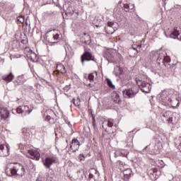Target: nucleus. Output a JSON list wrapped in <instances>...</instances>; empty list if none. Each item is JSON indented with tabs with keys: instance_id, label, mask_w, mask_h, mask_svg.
Wrapping results in <instances>:
<instances>
[{
	"instance_id": "nucleus-13",
	"label": "nucleus",
	"mask_w": 181,
	"mask_h": 181,
	"mask_svg": "<svg viewBox=\"0 0 181 181\" xmlns=\"http://www.w3.org/2000/svg\"><path fill=\"white\" fill-rule=\"evenodd\" d=\"M0 156L5 158V156H9V145H6V147L4 145L0 146Z\"/></svg>"
},
{
	"instance_id": "nucleus-36",
	"label": "nucleus",
	"mask_w": 181,
	"mask_h": 181,
	"mask_svg": "<svg viewBox=\"0 0 181 181\" xmlns=\"http://www.w3.org/2000/svg\"><path fill=\"white\" fill-rule=\"evenodd\" d=\"M22 77L21 76H19L18 78L17 79L16 81V83H18V86H21L22 84H23V83H25V81H22Z\"/></svg>"
},
{
	"instance_id": "nucleus-43",
	"label": "nucleus",
	"mask_w": 181,
	"mask_h": 181,
	"mask_svg": "<svg viewBox=\"0 0 181 181\" xmlns=\"http://www.w3.org/2000/svg\"><path fill=\"white\" fill-rule=\"evenodd\" d=\"M95 86V83H89L88 84V87H90V88H93V87H94Z\"/></svg>"
},
{
	"instance_id": "nucleus-26",
	"label": "nucleus",
	"mask_w": 181,
	"mask_h": 181,
	"mask_svg": "<svg viewBox=\"0 0 181 181\" xmlns=\"http://www.w3.org/2000/svg\"><path fill=\"white\" fill-rule=\"evenodd\" d=\"M132 47L134 50H136L137 52H139L142 50V44H141V42H136L132 45Z\"/></svg>"
},
{
	"instance_id": "nucleus-11",
	"label": "nucleus",
	"mask_w": 181,
	"mask_h": 181,
	"mask_svg": "<svg viewBox=\"0 0 181 181\" xmlns=\"http://www.w3.org/2000/svg\"><path fill=\"white\" fill-rule=\"evenodd\" d=\"M123 96L124 98H134L138 92L135 91L134 88H130L122 91Z\"/></svg>"
},
{
	"instance_id": "nucleus-20",
	"label": "nucleus",
	"mask_w": 181,
	"mask_h": 181,
	"mask_svg": "<svg viewBox=\"0 0 181 181\" xmlns=\"http://www.w3.org/2000/svg\"><path fill=\"white\" fill-rule=\"evenodd\" d=\"M81 41L85 45H91V37L87 33H84L83 36L81 37Z\"/></svg>"
},
{
	"instance_id": "nucleus-12",
	"label": "nucleus",
	"mask_w": 181,
	"mask_h": 181,
	"mask_svg": "<svg viewBox=\"0 0 181 181\" xmlns=\"http://www.w3.org/2000/svg\"><path fill=\"white\" fill-rule=\"evenodd\" d=\"M160 172L157 168H151L148 171V175L151 179H158L159 177Z\"/></svg>"
},
{
	"instance_id": "nucleus-44",
	"label": "nucleus",
	"mask_w": 181,
	"mask_h": 181,
	"mask_svg": "<svg viewBox=\"0 0 181 181\" xmlns=\"http://www.w3.org/2000/svg\"><path fill=\"white\" fill-rule=\"evenodd\" d=\"M128 8L129 9H134V8H135V6L130 5V6H128Z\"/></svg>"
},
{
	"instance_id": "nucleus-34",
	"label": "nucleus",
	"mask_w": 181,
	"mask_h": 181,
	"mask_svg": "<svg viewBox=\"0 0 181 181\" xmlns=\"http://www.w3.org/2000/svg\"><path fill=\"white\" fill-rule=\"evenodd\" d=\"M35 98L37 101V103H38L39 104H40V103H43V98H42L40 94H37L35 95Z\"/></svg>"
},
{
	"instance_id": "nucleus-40",
	"label": "nucleus",
	"mask_w": 181,
	"mask_h": 181,
	"mask_svg": "<svg viewBox=\"0 0 181 181\" xmlns=\"http://www.w3.org/2000/svg\"><path fill=\"white\" fill-rule=\"evenodd\" d=\"M85 156H84V154H79L78 155V159H79V160H84V159H85Z\"/></svg>"
},
{
	"instance_id": "nucleus-33",
	"label": "nucleus",
	"mask_w": 181,
	"mask_h": 181,
	"mask_svg": "<svg viewBox=\"0 0 181 181\" xmlns=\"http://www.w3.org/2000/svg\"><path fill=\"white\" fill-rule=\"evenodd\" d=\"M72 103L75 107H78L80 105V98H77L76 99L73 98Z\"/></svg>"
},
{
	"instance_id": "nucleus-41",
	"label": "nucleus",
	"mask_w": 181,
	"mask_h": 181,
	"mask_svg": "<svg viewBox=\"0 0 181 181\" xmlns=\"http://www.w3.org/2000/svg\"><path fill=\"white\" fill-rule=\"evenodd\" d=\"M18 149H21V151H22V149H25V146L22 144H18Z\"/></svg>"
},
{
	"instance_id": "nucleus-7",
	"label": "nucleus",
	"mask_w": 181,
	"mask_h": 181,
	"mask_svg": "<svg viewBox=\"0 0 181 181\" xmlns=\"http://www.w3.org/2000/svg\"><path fill=\"white\" fill-rule=\"evenodd\" d=\"M64 11H65L66 15L68 16H72V15H76V16H78V11H76L74 8H73V6L71 5V3L66 2L63 6Z\"/></svg>"
},
{
	"instance_id": "nucleus-31",
	"label": "nucleus",
	"mask_w": 181,
	"mask_h": 181,
	"mask_svg": "<svg viewBox=\"0 0 181 181\" xmlns=\"http://www.w3.org/2000/svg\"><path fill=\"white\" fill-rule=\"evenodd\" d=\"M112 96H113L112 100L116 104H118V103H119V101H121V99H119V95H118V93H113Z\"/></svg>"
},
{
	"instance_id": "nucleus-25",
	"label": "nucleus",
	"mask_w": 181,
	"mask_h": 181,
	"mask_svg": "<svg viewBox=\"0 0 181 181\" xmlns=\"http://www.w3.org/2000/svg\"><path fill=\"white\" fill-rule=\"evenodd\" d=\"M13 74L12 73H10L6 75H4L2 76V78L4 80V81H7L8 83H11L13 80Z\"/></svg>"
},
{
	"instance_id": "nucleus-15",
	"label": "nucleus",
	"mask_w": 181,
	"mask_h": 181,
	"mask_svg": "<svg viewBox=\"0 0 181 181\" xmlns=\"http://www.w3.org/2000/svg\"><path fill=\"white\" fill-rule=\"evenodd\" d=\"M46 181H57L54 171L52 169H49L46 173Z\"/></svg>"
},
{
	"instance_id": "nucleus-9",
	"label": "nucleus",
	"mask_w": 181,
	"mask_h": 181,
	"mask_svg": "<svg viewBox=\"0 0 181 181\" xmlns=\"http://www.w3.org/2000/svg\"><path fill=\"white\" fill-rule=\"evenodd\" d=\"M166 37H171L172 39H178V40H181V32L180 28L175 27L173 31H172L170 34H167L166 32H164Z\"/></svg>"
},
{
	"instance_id": "nucleus-24",
	"label": "nucleus",
	"mask_w": 181,
	"mask_h": 181,
	"mask_svg": "<svg viewBox=\"0 0 181 181\" xmlns=\"http://www.w3.org/2000/svg\"><path fill=\"white\" fill-rule=\"evenodd\" d=\"M0 115L3 119H6V118H9V111L6 110V109L0 110Z\"/></svg>"
},
{
	"instance_id": "nucleus-2",
	"label": "nucleus",
	"mask_w": 181,
	"mask_h": 181,
	"mask_svg": "<svg viewBox=\"0 0 181 181\" xmlns=\"http://www.w3.org/2000/svg\"><path fill=\"white\" fill-rule=\"evenodd\" d=\"M151 54L153 55V60L154 62L156 61L158 66L161 64L165 67L169 66L170 58L169 57H165V54L159 52H153Z\"/></svg>"
},
{
	"instance_id": "nucleus-37",
	"label": "nucleus",
	"mask_w": 181,
	"mask_h": 181,
	"mask_svg": "<svg viewBox=\"0 0 181 181\" xmlns=\"http://www.w3.org/2000/svg\"><path fill=\"white\" fill-rule=\"evenodd\" d=\"M17 113L18 114H24L23 113V106H19L18 107H17Z\"/></svg>"
},
{
	"instance_id": "nucleus-42",
	"label": "nucleus",
	"mask_w": 181,
	"mask_h": 181,
	"mask_svg": "<svg viewBox=\"0 0 181 181\" xmlns=\"http://www.w3.org/2000/svg\"><path fill=\"white\" fill-rule=\"evenodd\" d=\"M70 85H68V86H66L64 88V90L66 91L67 93V91H69L70 90Z\"/></svg>"
},
{
	"instance_id": "nucleus-29",
	"label": "nucleus",
	"mask_w": 181,
	"mask_h": 181,
	"mask_svg": "<svg viewBox=\"0 0 181 181\" xmlns=\"http://www.w3.org/2000/svg\"><path fill=\"white\" fill-rule=\"evenodd\" d=\"M57 71H59V73H62V74H64L66 73V67L63 64H58L57 66Z\"/></svg>"
},
{
	"instance_id": "nucleus-46",
	"label": "nucleus",
	"mask_w": 181,
	"mask_h": 181,
	"mask_svg": "<svg viewBox=\"0 0 181 181\" xmlns=\"http://www.w3.org/2000/svg\"><path fill=\"white\" fill-rule=\"evenodd\" d=\"M117 69H118L119 71H121V68L117 67Z\"/></svg>"
},
{
	"instance_id": "nucleus-32",
	"label": "nucleus",
	"mask_w": 181,
	"mask_h": 181,
	"mask_svg": "<svg viewBox=\"0 0 181 181\" xmlns=\"http://www.w3.org/2000/svg\"><path fill=\"white\" fill-rule=\"evenodd\" d=\"M107 84V86L110 88H112L113 90L115 89V85L112 83V81L110 78H106Z\"/></svg>"
},
{
	"instance_id": "nucleus-47",
	"label": "nucleus",
	"mask_w": 181,
	"mask_h": 181,
	"mask_svg": "<svg viewBox=\"0 0 181 181\" xmlns=\"http://www.w3.org/2000/svg\"><path fill=\"white\" fill-rule=\"evenodd\" d=\"M67 124H68V125H70V122H69Z\"/></svg>"
},
{
	"instance_id": "nucleus-16",
	"label": "nucleus",
	"mask_w": 181,
	"mask_h": 181,
	"mask_svg": "<svg viewBox=\"0 0 181 181\" xmlns=\"http://www.w3.org/2000/svg\"><path fill=\"white\" fill-rule=\"evenodd\" d=\"M44 115L45 117V121H52V119H54V117H56V114L52 110H47Z\"/></svg>"
},
{
	"instance_id": "nucleus-17",
	"label": "nucleus",
	"mask_w": 181,
	"mask_h": 181,
	"mask_svg": "<svg viewBox=\"0 0 181 181\" xmlns=\"http://www.w3.org/2000/svg\"><path fill=\"white\" fill-rule=\"evenodd\" d=\"M114 23L113 22H108L107 25L105 27V33L107 35H112L114 32H115V28H113Z\"/></svg>"
},
{
	"instance_id": "nucleus-4",
	"label": "nucleus",
	"mask_w": 181,
	"mask_h": 181,
	"mask_svg": "<svg viewBox=\"0 0 181 181\" xmlns=\"http://www.w3.org/2000/svg\"><path fill=\"white\" fill-rule=\"evenodd\" d=\"M14 7L15 6H12V5L9 3L0 2V12H4L2 17L4 19H5V21H8L9 19V13Z\"/></svg>"
},
{
	"instance_id": "nucleus-21",
	"label": "nucleus",
	"mask_w": 181,
	"mask_h": 181,
	"mask_svg": "<svg viewBox=\"0 0 181 181\" xmlns=\"http://www.w3.org/2000/svg\"><path fill=\"white\" fill-rule=\"evenodd\" d=\"M28 153L33 156L32 159H35V160L40 159V153L37 151L28 150Z\"/></svg>"
},
{
	"instance_id": "nucleus-45",
	"label": "nucleus",
	"mask_w": 181,
	"mask_h": 181,
	"mask_svg": "<svg viewBox=\"0 0 181 181\" xmlns=\"http://www.w3.org/2000/svg\"><path fill=\"white\" fill-rule=\"evenodd\" d=\"M127 154H125V153H122V156H123L124 158H127Z\"/></svg>"
},
{
	"instance_id": "nucleus-27",
	"label": "nucleus",
	"mask_w": 181,
	"mask_h": 181,
	"mask_svg": "<svg viewBox=\"0 0 181 181\" xmlns=\"http://www.w3.org/2000/svg\"><path fill=\"white\" fill-rule=\"evenodd\" d=\"M22 134L23 135L24 139H29L30 138V133H29V129L28 128L22 129Z\"/></svg>"
},
{
	"instance_id": "nucleus-23",
	"label": "nucleus",
	"mask_w": 181,
	"mask_h": 181,
	"mask_svg": "<svg viewBox=\"0 0 181 181\" xmlns=\"http://www.w3.org/2000/svg\"><path fill=\"white\" fill-rule=\"evenodd\" d=\"M161 117H164V118L167 119L168 122H172V112L165 111L164 113L161 114Z\"/></svg>"
},
{
	"instance_id": "nucleus-18",
	"label": "nucleus",
	"mask_w": 181,
	"mask_h": 181,
	"mask_svg": "<svg viewBox=\"0 0 181 181\" xmlns=\"http://www.w3.org/2000/svg\"><path fill=\"white\" fill-rule=\"evenodd\" d=\"M27 57L33 63H37V62L39 61V57L37 56V54H36V53L33 52V51H30L28 54Z\"/></svg>"
},
{
	"instance_id": "nucleus-3",
	"label": "nucleus",
	"mask_w": 181,
	"mask_h": 181,
	"mask_svg": "<svg viewBox=\"0 0 181 181\" xmlns=\"http://www.w3.org/2000/svg\"><path fill=\"white\" fill-rule=\"evenodd\" d=\"M158 101L165 107H173V100L169 96V91L163 90L158 95Z\"/></svg>"
},
{
	"instance_id": "nucleus-38",
	"label": "nucleus",
	"mask_w": 181,
	"mask_h": 181,
	"mask_svg": "<svg viewBox=\"0 0 181 181\" xmlns=\"http://www.w3.org/2000/svg\"><path fill=\"white\" fill-rule=\"evenodd\" d=\"M89 114H91V117L93 119V124L94 125V123L95 122V117H94V115L93 114V110H89Z\"/></svg>"
},
{
	"instance_id": "nucleus-5",
	"label": "nucleus",
	"mask_w": 181,
	"mask_h": 181,
	"mask_svg": "<svg viewBox=\"0 0 181 181\" xmlns=\"http://www.w3.org/2000/svg\"><path fill=\"white\" fill-rule=\"evenodd\" d=\"M57 162V157L53 154L46 156L45 158L42 159V163L47 169H50V168H52V165Z\"/></svg>"
},
{
	"instance_id": "nucleus-19",
	"label": "nucleus",
	"mask_w": 181,
	"mask_h": 181,
	"mask_svg": "<svg viewBox=\"0 0 181 181\" xmlns=\"http://www.w3.org/2000/svg\"><path fill=\"white\" fill-rule=\"evenodd\" d=\"M106 127H108L109 128H112V127H114V119H109L108 120L104 121L102 124V128L107 131Z\"/></svg>"
},
{
	"instance_id": "nucleus-8",
	"label": "nucleus",
	"mask_w": 181,
	"mask_h": 181,
	"mask_svg": "<svg viewBox=\"0 0 181 181\" xmlns=\"http://www.w3.org/2000/svg\"><path fill=\"white\" fill-rule=\"evenodd\" d=\"M136 83L139 86L140 90H141L142 93H151V90H152V85H151V83L141 80L136 81Z\"/></svg>"
},
{
	"instance_id": "nucleus-1",
	"label": "nucleus",
	"mask_w": 181,
	"mask_h": 181,
	"mask_svg": "<svg viewBox=\"0 0 181 181\" xmlns=\"http://www.w3.org/2000/svg\"><path fill=\"white\" fill-rule=\"evenodd\" d=\"M7 176H20L22 177L25 175V167L20 163H10L7 165L6 169Z\"/></svg>"
},
{
	"instance_id": "nucleus-10",
	"label": "nucleus",
	"mask_w": 181,
	"mask_h": 181,
	"mask_svg": "<svg viewBox=\"0 0 181 181\" xmlns=\"http://www.w3.org/2000/svg\"><path fill=\"white\" fill-rule=\"evenodd\" d=\"M100 177V173L95 168L89 170V175L88 177V181H98Z\"/></svg>"
},
{
	"instance_id": "nucleus-28",
	"label": "nucleus",
	"mask_w": 181,
	"mask_h": 181,
	"mask_svg": "<svg viewBox=\"0 0 181 181\" xmlns=\"http://www.w3.org/2000/svg\"><path fill=\"white\" fill-rule=\"evenodd\" d=\"M23 107V112L24 113V115H26L27 114H30L32 112L33 110L32 108L29 107L28 105H24Z\"/></svg>"
},
{
	"instance_id": "nucleus-35",
	"label": "nucleus",
	"mask_w": 181,
	"mask_h": 181,
	"mask_svg": "<svg viewBox=\"0 0 181 181\" xmlns=\"http://www.w3.org/2000/svg\"><path fill=\"white\" fill-rule=\"evenodd\" d=\"M17 23H25V17L23 16L17 17Z\"/></svg>"
},
{
	"instance_id": "nucleus-39",
	"label": "nucleus",
	"mask_w": 181,
	"mask_h": 181,
	"mask_svg": "<svg viewBox=\"0 0 181 181\" xmlns=\"http://www.w3.org/2000/svg\"><path fill=\"white\" fill-rule=\"evenodd\" d=\"M54 40H60V35L59 34H56L53 35Z\"/></svg>"
},
{
	"instance_id": "nucleus-22",
	"label": "nucleus",
	"mask_w": 181,
	"mask_h": 181,
	"mask_svg": "<svg viewBox=\"0 0 181 181\" xmlns=\"http://www.w3.org/2000/svg\"><path fill=\"white\" fill-rule=\"evenodd\" d=\"M123 175L124 180L128 181L129 180L131 176H132V170L129 168H127L123 171Z\"/></svg>"
},
{
	"instance_id": "nucleus-30",
	"label": "nucleus",
	"mask_w": 181,
	"mask_h": 181,
	"mask_svg": "<svg viewBox=\"0 0 181 181\" xmlns=\"http://www.w3.org/2000/svg\"><path fill=\"white\" fill-rule=\"evenodd\" d=\"M95 77H97V71L90 73L88 76V78L90 81V83H94V78Z\"/></svg>"
},
{
	"instance_id": "nucleus-14",
	"label": "nucleus",
	"mask_w": 181,
	"mask_h": 181,
	"mask_svg": "<svg viewBox=\"0 0 181 181\" xmlns=\"http://www.w3.org/2000/svg\"><path fill=\"white\" fill-rule=\"evenodd\" d=\"M79 148H80V141H78L77 139H72V141L70 145V148L71 149L72 152H77Z\"/></svg>"
},
{
	"instance_id": "nucleus-6",
	"label": "nucleus",
	"mask_w": 181,
	"mask_h": 181,
	"mask_svg": "<svg viewBox=\"0 0 181 181\" xmlns=\"http://www.w3.org/2000/svg\"><path fill=\"white\" fill-rule=\"evenodd\" d=\"M84 53L81 57V63L83 65H84V62H95V63H97V60L95 59V57L91 52L89 51H87V47H84Z\"/></svg>"
}]
</instances>
